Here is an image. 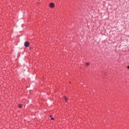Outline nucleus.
Here are the masks:
<instances>
[{
	"instance_id": "nucleus-6",
	"label": "nucleus",
	"mask_w": 129,
	"mask_h": 129,
	"mask_svg": "<svg viewBox=\"0 0 129 129\" xmlns=\"http://www.w3.org/2000/svg\"><path fill=\"white\" fill-rule=\"evenodd\" d=\"M18 107H19V108H22V105L19 104V105H18Z\"/></svg>"
},
{
	"instance_id": "nucleus-3",
	"label": "nucleus",
	"mask_w": 129,
	"mask_h": 129,
	"mask_svg": "<svg viewBox=\"0 0 129 129\" xmlns=\"http://www.w3.org/2000/svg\"><path fill=\"white\" fill-rule=\"evenodd\" d=\"M50 117H51V120H54V118H53V117H52V115H50Z\"/></svg>"
},
{
	"instance_id": "nucleus-4",
	"label": "nucleus",
	"mask_w": 129,
	"mask_h": 129,
	"mask_svg": "<svg viewBox=\"0 0 129 129\" xmlns=\"http://www.w3.org/2000/svg\"><path fill=\"white\" fill-rule=\"evenodd\" d=\"M86 66H89V65H90L89 62L86 63Z\"/></svg>"
},
{
	"instance_id": "nucleus-2",
	"label": "nucleus",
	"mask_w": 129,
	"mask_h": 129,
	"mask_svg": "<svg viewBox=\"0 0 129 129\" xmlns=\"http://www.w3.org/2000/svg\"><path fill=\"white\" fill-rule=\"evenodd\" d=\"M54 5L53 3H50L49 4V7L50 8H54Z\"/></svg>"
},
{
	"instance_id": "nucleus-1",
	"label": "nucleus",
	"mask_w": 129,
	"mask_h": 129,
	"mask_svg": "<svg viewBox=\"0 0 129 129\" xmlns=\"http://www.w3.org/2000/svg\"><path fill=\"white\" fill-rule=\"evenodd\" d=\"M24 46L25 47H28L30 46V43L28 41H26L24 42Z\"/></svg>"
},
{
	"instance_id": "nucleus-7",
	"label": "nucleus",
	"mask_w": 129,
	"mask_h": 129,
	"mask_svg": "<svg viewBox=\"0 0 129 129\" xmlns=\"http://www.w3.org/2000/svg\"><path fill=\"white\" fill-rule=\"evenodd\" d=\"M127 69H129V66H128V67H127Z\"/></svg>"
},
{
	"instance_id": "nucleus-5",
	"label": "nucleus",
	"mask_w": 129,
	"mask_h": 129,
	"mask_svg": "<svg viewBox=\"0 0 129 129\" xmlns=\"http://www.w3.org/2000/svg\"><path fill=\"white\" fill-rule=\"evenodd\" d=\"M64 100H65V101H67V97H64Z\"/></svg>"
}]
</instances>
